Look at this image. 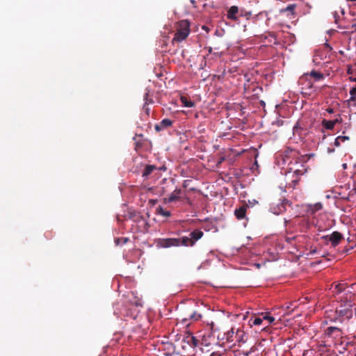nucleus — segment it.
<instances>
[{"instance_id":"17","label":"nucleus","mask_w":356,"mask_h":356,"mask_svg":"<svg viewBox=\"0 0 356 356\" xmlns=\"http://www.w3.org/2000/svg\"><path fill=\"white\" fill-rule=\"evenodd\" d=\"M156 169V167L154 165H147L143 172V177H145L149 176L154 170Z\"/></svg>"},{"instance_id":"43","label":"nucleus","mask_w":356,"mask_h":356,"mask_svg":"<svg viewBox=\"0 0 356 356\" xmlns=\"http://www.w3.org/2000/svg\"><path fill=\"white\" fill-rule=\"evenodd\" d=\"M343 166L344 168H346V164H343Z\"/></svg>"},{"instance_id":"24","label":"nucleus","mask_w":356,"mask_h":356,"mask_svg":"<svg viewBox=\"0 0 356 356\" xmlns=\"http://www.w3.org/2000/svg\"><path fill=\"white\" fill-rule=\"evenodd\" d=\"M295 8H296V5L295 4H289L285 8H283L281 10V13L290 12L292 14H293L294 13Z\"/></svg>"},{"instance_id":"44","label":"nucleus","mask_w":356,"mask_h":356,"mask_svg":"<svg viewBox=\"0 0 356 356\" xmlns=\"http://www.w3.org/2000/svg\"><path fill=\"white\" fill-rule=\"evenodd\" d=\"M192 3H195V1L194 0H191V1Z\"/></svg>"},{"instance_id":"33","label":"nucleus","mask_w":356,"mask_h":356,"mask_svg":"<svg viewBox=\"0 0 356 356\" xmlns=\"http://www.w3.org/2000/svg\"><path fill=\"white\" fill-rule=\"evenodd\" d=\"M143 109L145 110V111L146 114H147V115H149V111H150V110H149V108L148 107V105H147V104H144V106H143Z\"/></svg>"},{"instance_id":"37","label":"nucleus","mask_w":356,"mask_h":356,"mask_svg":"<svg viewBox=\"0 0 356 356\" xmlns=\"http://www.w3.org/2000/svg\"><path fill=\"white\" fill-rule=\"evenodd\" d=\"M210 356H222L221 354L220 353H212Z\"/></svg>"},{"instance_id":"14","label":"nucleus","mask_w":356,"mask_h":356,"mask_svg":"<svg viewBox=\"0 0 356 356\" xmlns=\"http://www.w3.org/2000/svg\"><path fill=\"white\" fill-rule=\"evenodd\" d=\"M226 342L227 343H234L235 342L234 335H236V332H234V329L232 328L230 330H228L225 333Z\"/></svg>"},{"instance_id":"26","label":"nucleus","mask_w":356,"mask_h":356,"mask_svg":"<svg viewBox=\"0 0 356 356\" xmlns=\"http://www.w3.org/2000/svg\"><path fill=\"white\" fill-rule=\"evenodd\" d=\"M251 321H252L253 325H259L261 324V323L263 321V318L254 317V318H252Z\"/></svg>"},{"instance_id":"19","label":"nucleus","mask_w":356,"mask_h":356,"mask_svg":"<svg viewBox=\"0 0 356 356\" xmlns=\"http://www.w3.org/2000/svg\"><path fill=\"white\" fill-rule=\"evenodd\" d=\"M309 75L312 77L314 78L315 80H316V81H319V80H321V79H324V75H323V73L317 72V71H315V70H312L309 73Z\"/></svg>"},{"instance_id":"4","label":"nucleus","mask_w":356,"mask_h":356,"mask_svg":"<svg viewBox=\"0 0 356 356\" xmlns=\"http://www.w3.org/2000/svg\"><path fill=\"white\" fill-rule=\"evenodd\" d=\"M190 22L186 20H181L177 24V29L172 42L177 41L180 42L184 40L190 33Z\"/></svg>"},{"instance_id":"3","label":"nucleus","mask_w":356,"mask_h":356,"mask_svg":"<svg viewBox=\"0 0 356 356\" xmlns=\"http://www.w3.org/2000/svg\"><path fill=\"white\" fill-rule=\"evenodd\" d=\"M300 157L298 156V152L296 150L292 149H288L285 151L283 157V162L288 163V171H293L296 175H302L306 172L307 169L304 165H301V169L294 168L293 165L300 163Z\"/></svg>"},{"instance_id":"31","label":"nucleus","mask_w":356,"mask_h":356,"mask_svg":"<svg viewBox=\"0 0 356 356\" xmlns=\"http://www.w3.org/2000/svg\"><path fill=\"white\" fill-rule=\"evenodd\" d=\"M300 126H299V123L297 122L296 124V125L293 127V134H296V132H298V131L300 129Z\"/></svg>"},{"instance_id":"1","label":"nucleus","mask_w":356,"mask_h":356,"mask_svg":"<svg viewBox=\"0 0 356 356\" xmlns=\"http://www.w3.org/2000/svg\"><path fill=\"white\" fill-rule=\"evenodd\" d=\"M355 295L350 291L340 297V305L331 314H327V318L331 321L343 323L345 321L350 320L353 316V307L355 305Z\"/></svg>"},{"instance_id":"41","label":"nucleus","mask_w":356,"mask_h":356,"mask_svg":"<svg viewBox=\"0 0 356 356\" xmlns=\"http://www.w3.org/2000/svg\"><path fill=\"white\" fill-rule=\"evenodd\" d=\"M186 182H187V181H184V184H183V186H184V188L187 187Z\"/></svg>"},{"instance_id":"21","label":"nucleus","mask_w":356,"mask_h":356,"mask_svg":"<svg viewBox=\"0 0 356 356\" xmlns=\"http://www.w3.org/2000/svg\"><path fill=\"white\" fill-rule=\"evenodd\" d=\"M188 318L192 321H197L201 318V315L195 311H188Z\"/></svg>"},{"instance_id":"22","label":"nucleus","mask_w":356,"mask_h":356,"mask_svg":"<svg viewBox=\"0 0 356 356\" xmlns=\"http://www.w3.org/2000/svg\"><path fill=\"white\" fill-rule=\"evenodd\" d=\"M144 100H145L144 104L149 105V104L153 103V99L149 97V90H148V89H146V92L144 95Z\"/></svg>"},{"instance_id":"15","label":"nucleus","mask_w":356,"mask_h":356,"mask_svg":"<svg viewBox=\"0 0 356 356\" xmlns=\"http://www.w3.org/2000/svg\"><path fill=\"white\" fill-rule=\"evenodd\" d=\"M339 122V120L338 119H336L334 120H323L322 124L325 129L332 130L334 127L335 124Z\"/></svg>"},{"instance_id":"36","label":"nucleus","mask_w":356,"mask_h":356,"mask_svg":"<svg viewBox=\"0 0 356 356\" xmlns=\"http://www.w3.org/2000/svg\"><path fill=\"white\" fill-rule=\"evenodd\" d=\"M321 208H322V204L321 203H318L314 205L315 211H318V210L321 209Z\"/></svg>"},{"instance_id":"10","label":"nucleus","mask_w":356,"mask_h":356,"mask_svg":"<svg viewBox=\"0 0 356 356\" xmlns=\"http://www.w3.org/2000/svg\"><path fill=\"white\" fill-rule=\"evenodd\" d=\"M248 207L247 204H243L235 209L234 214L238 220H242L245 218Z\"/></svg>"},{"instance_id":"2","label":"nucleus","mask_w":356,"mask_h":356,"mask_svg":"<svg viewBox=\"0 0 356 356\" xmlns=\"http://www.w3.org/2000/svg\"><path fill=\"white\" fill-rule=\"evenodd\" d=\"M204 235L202 231L195 229L191 232L189 236H182L181 238H158L156 240V245L159 248H168L171 247L179 246H193L196 241L200 239Z\"/></svg>"},{"instance_id":"29","label":"nucleus","mask_w":356,"mask_h":356,"mask_svg":"<svg viewBox=\"0 0 356 356\" xmlns=\"http://www.w3.org/2000/svg\"><path fill=\"white\" fill-rule=\"evenodd\" d=\"M160 213L163 216H170V212L168 211H164L163 209H161Z\"/></svg>"},{"instance_id":"18","label":"nucleus","mask_w":356,"mask_h":356,"mask_svg":"<svg viewBox=\"0 0 356 356\" xmlns=\"http://www.w3.org/2000/svg\"><path fill=\"white\" fill-rule=\"evenodd\" d=\"M202 343L206 346H209L211 345V343H213L214 337L211 334H209L207 337L206 336H203Z\"/></svg>"},{"instance_id":"9","label":"nucleus","mask_w":356,"mask_h":356,"mask_svg":"<svg viewBox=\"0 0 356 356\" xmlns=\"http://www.w3.org/2000/svg\"><path fill=\"white\" fill-rule=\"evenodd\" d=\"M235 341L240 343H245L248 339V335L246 333L241 330L238 329L236 332V335H234Z\"/></svg>"},{"instance_id":"34","label":"nucleus","mask_w":356,"mask_h":356,"mask_svg":"<svg viewBox=\"0 0 356 356\" xmlns=\"http://www.w3.org/2000/svg\"><path fill=\"white\" fill-rule=\"evenodd\" d=\"M339 138H340V141L341 143V142H344L346 140H349V137L348 136H339Z\"/></svg>"},{"instance_id":"13","label":"nucleus","mask_w":356,"mask_h":356,"mask_svg":"<svg viewBox=\"0 0 356 356\" xmlns=\"http://www.w3.org/2000/svg\"><path fill=\"white\" fill-rule=\"evenodd\" d=\"M181 193L180 188H176L168 197V202H172L179 199V195Z\"/></svg>"},{"instance_id":"20","label":"nucleus","mask_w":356,"mask_h":356,"mask_svg":"<svg viewBox=\"0 0 356 356\" xmlns=\"http://www.w3.org/2000/svg\"><path fill=\"white\" fill-rule=\"evenodd\" d=\"M181 102L185 107L191 108L195 105L194 102L188 100L186 97H181Z\"/></svg>"},{"instance_id":"7","label":"nucleus","mask_w":356,"mask_h":356,"mask_svg":"<svg viewBox=\"0 0 356 356\" xmlns=\"http://www.w3.org/2000/svg\"><path fill=\"white\" fill-rule=\"evenodd\" d=\"M129 298V302L131 305H135L136 307H142L143 306V300L140 298L138 297L136 293L133 291H130L127 295Z\"/></svg>"},{"instance_id":"32","label":"nucleus","mask_w":356,"mask_h":356,"mask_svg":"<svg viewBox=\"0 0 356 356\" xmlns=\"http://www.w3.org/2000/svg\"><path fill=\"white\" fill-rule=\"evenodd\" d=\"M333 17L334 18V21H335L336 24H338L339 21V15H338V13L337 12H334L333 13Z\"/></svg>"},{"instance_id":"12","label":"nucleus","mask_w":356,"mask_h":356,"mask_svg":"<svg viewBox=\"0 0 356 356\" xmlns=\"http://www.w3.org/2000/svg\"><path fill=\"white\" fill-rule=\"evenodd\" d=\"M184 340L192 347H197L199 345V340L191 334L186 336Z\"/></svg>"},{"instance_id":"42","label":"nucleus","mask_w":356,"mask_h":356,"mask_svg":"<svg viewBox=\"0 0 356 356\" xmlns=\"http://www.w3.org/2000/svg\"><path fill=\"white\" fill-rule=\"evenodd\" d=\"M341 13L343 15L344 14V10L343 9L341 10Z\"/></svg>"},{"instance_id":"25","label":"nucleus","mask_w":356,"mask_h":356,"mask_svg":"<svg viewBox=\"0 0 356 356\" xmlns=\"http://www.w3.org/2000/svg\"><path fill=\"white\" fill-rule=\"evenodd\" d=\"M128 241L129 238L126 237L117 238L115 239V243L116 245H123L127 243Z\"/></svg>"},{"instance_id":"39","label":"nucleus","mask_w":356,"mask_h":356,"mask_svg":"<svg viewBox=\"0 0 356 356\" xmlns=\"http://www.w3.org/2000/svg\"><path fill=\"white\" fill-rule=\"evenodd\" d=\"M327 111L330 113H333V109L332 108H327Z\"/></svg>"},{"instance_id":"16","label":"nucleus","mask_w":356,"mask_h":356,"mask_svg":"<svg viewBox=\"0 0 356 356\" xmlns=\"http://www.w3.org/2000/svg\"><path fill=\"white\" fill-rule=\"evenodd\" d=\"M347 289V284L346 283H338L334 286V292L336 294H339L343 291H345Z\"/></svg>"},{"instance_id":"30","label":"nucleus","mask_w":356,"mask_h":356,"mask_svg":"<svg viewBox=\"0 0 356 356\" xmlns=\"http://www.w3.org/2000/svg\"><path fill=\"white\" fill-rule=\"evenodd\" d=\"M188 320H191V319L188 318V312H184V313L183 314L182 321H183L184 322H185V321H188Z\"/></svg>"},{"instance_id":"11","label":"nucleus","mask_w":356,"mask_h":356,"mask_svg":"<svg viewBox=\"0 0 356 356\" xmlns=\"http://www.w3.org/2000/svg\"><path fill=\"white\" fill-rule=\"evenodd\" d=\"M325 334L328 337H331L332 334H335V337H340L342 334V330L337 327L334 326L328 327L325 330Z\"/></svg>"},{"instance_id":"28","label":"nucleus","mask_w":356,"mask_h":356,"mask_svg":"<svg viewBox=\"0 0 356 356\" xmlns=\"http://www.w3.org/2000/svg\"><path fill=\"white\" fill-rule=\"evenodd\" d=\"M289 202L288 200H284L281 204V207H279V212L277 213L285 211L286 210L285 204H289Z\"/></svg>"},{"instance_id":"5","label":"nucleus","mask_w":356,"mask_h":356,"mask_svg":"<svg viewBox=\"0 0 356 356\" xmlns=\"http://www.w3.org/2000/svg\"><path fill=\"white\" fill-rule=\"evenodd\" d=\"M325 241H330L333 247L338 245L343 239V235L339 232H333L330 235L322 237Z\"/></svg>"},{"instance_id":"6","label":"nucleus","mask_w":356,"mask_h":356,"mask_svg":"<svg viewBox=\"0 0 356 356\" xmlns=\"http://www.w3.org/2000/svg\"><path fill=\"white\" fill-rule=\"evenodd\" d=\"M240 9L236 6H231L227 11V18L229 20L236 22L239 18Z\"/></svg>"},{"instance_id":"38","label":"nucleus","mask_w":356,"mask_h":356,"mask_svg":"<svg viewBox=\"0 0 356 356\" xmlns=\"http://www.w3.org/2000/svg\"><path fill=\"white\" fill-rule=\"evenodd\" d=\"M136 146L137 147H140L142 146V143H139L138 141L136 142Z\"/></svg>"},{"instance_id":"8","label":"nucleus","mask_w":356,"mask_h":356,"mask_svg":"<svg viewBox=\"0 0 356 356\" xmlns=\"http://www.w3.org/2000/svg\"><path fill=\"white\" fill-rule=\"evenodd\" d=\"M172 124V121L168 118H165L162 120L159 124L155 125V130L156 131H161L164 129L168 128L171 127Z\"/></svg>"},{"instance_id":"40","label":"nucleus","mask_w":356,"mask_h":356,"mask_svg":"<svg viewBox=\"0 0 356 356\" xmlns=\"http://www.w3.org/2000/svg\"><path fill=\"white\" fill-rule=\"evenodd\" d=\"M338 27L340 28V29H346V26H341V25H339Z\"/></svg>"},{"instance_id":"35","label":"nucleus","mask_w":356,"mask_h":356,"mask_svg":"<svg viewBox=\"0 0 356 356\" xmlns=\"http://www.w3.org/2000/svg\"><path fill=\"white\" fill-rule=\"evenodd\" d=\"M341 144V141H340V138L338 136L337 138H335V140H334V145L336 147H339Z\"/></svg>"},{"instance_id":"27","label":"nucleus","mask_w":356,"mask_h":356,"mask_svg":"<svg viewBox=\"0 0 356 356\" xmlns=\"http://www.w3.org/2000/svg\"><path fill=\"white\" fill-rule=\"evenodd\" d=\"M263 320H267L269 323H272L275 321V318L266 314L263 316Z\"/></svg>"},{"instance_id":"23","label":"nucleus","mask_w":356,"mask_h":356,"mask_svg":"<svg viewBox=\"0 0 356 356\" xmlns=\"http://www.w3.org/2000/svg\"><path fill=\"white\" fill-rule=\"evenodd\" d=\"M252 15V13L250 11H246L243 8L240 9L239 12V17H244L246 19H249Z\"/></svg>"}]
</instances>
